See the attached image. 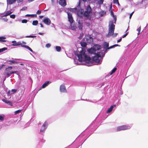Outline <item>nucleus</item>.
Returning a JSON list of instances; mask_svg holds the SVG:
<instances>
[{"mask_svg": "<svg viewBox=\"0 0 148 148\" xmlns=\"http://www.w3.org/2000/svg\"><path fill=\"white\" fill-rule=\"evenodd\" d=\"M80 2L79 1V4L77 7L73 9H71L70 11H77V14L79 17H82L84 16L87 18L90 19L91 18V15L92 13V9L90 5H88L87 6L85 12L84 10L82 9H79L80 7Z\"/></svg>", "mask_w": 148, "mask_h": 148, "instance_id": "obj_1", "label": "nucleus"}, {"mask_svg": "<svg viewBox=\"0 0 148 148\" xmlns=\"http://www.w3.org/2000/svg\"><path fill=\"white\" fill-rule=\"evenodd\" d=\"M85 51L82 48L80 51H76L75 52V55L78 58V60L80 62L85 61L89 63L91 60L90 57L85 53Z\"/></svg>", "mask_w": 148, "mask_h": 148, "instance_id": "obj_2", "label": "nucleus"}, {"mask_svg": "<svg viewBox=\"0 0 148 148\" xmlns=\"http://www.w3.org/2000/svg\"><path fill=\"white\" fill-rule=\"evenodd\" d=\"M113 23V20H112L109 21L108 25V33L106 36L107 37H109L111 36L114 37L116 36L118 34L116 33L114 34L115 26Z\"/></svg>", "mask_w": 148, "mask_h": 148, "instance_id": "obj_3", "label": "nucleus"}, {"mask_svg": "<svg viewBox=\"0 0 148 148\" xmlns=\"http://www.w3.org/2000/svg\"><path fill=\"white\" fill-rule=\"evenodd\" d=\"M95 56H93L92 58V60L95 62L97 63L98 64L101 63L102 60L100 56V55L95 53Z\"/></svg>", "mask_w": 148, "mask_h": 148, "instance_id": "obj_4", "label": "nucleus"}, {"mask_svg": "<svg viewBox=\"0 0 148 148\" xmlns=\"http://www.w3.org/2000/svg\"><path fill=\"white\" fill-rule=\"evenodd\" d=\"M132 126V125H123L118 127L117 128V131H120L122 130H128L130 129Z\"/></svg>", "mask_w": 148, "mask_h": 148, "instance_id": "obj_5", "label": "nucleus"}, {"mask_svg": "<svg viewBox=\"0 0 148 148\" xmlns=\"http://www.w3.org/2000/svg\"><path fill=\"white\" fill-rule=\"evenodd\" d=\"M48 125V123L47 121H45L42 126L40 130V132H43L47 128Z\"/></svg>", "mask_w": 148, "mask_h": 148, "instance_id": "obj_6", "label": "nucleus"}, {"mask_svg": "<svg viewBox=\"0 0 148 148\" xmlns=\"http://www.w3.org/2000/svg\"><path fill=\"white\" fill-rule=\"evenodd\" d=\"M11 42L13 44L12 45L13 46H17L19 45H21L22 47L23 46H24V45L22 44V43L20 42H17L16 41H13Z\"/></svg>", "mask_w": 148, "mask_h": 148, "instance_id": "obj_7", "label": "nucleus"}, {"mask_svg": "<svg viewBox=\"0 0 148 148\" xmlns=\"http://www.w3.org/2000/svg\"><path fill=\"white\" fill-rule=\"evenodd\" d=\"M67 14L69 21L71 24L73 21L72 14L70 12H67Z\"/></svg>", "mask_w": 148, "mask_h": 148, "instance_id": "obj_8", "label": "nucleus"}, {"mask_svg": "<svg viewBox=\"0 0 148 148\" xmlns=\"http://www.w3.org/2000/svg\"><path fill=\"white\" fill-rule=\"evenodd\" d=\"M43 21L46 24L49 25L51 24V21L49 18H45L43 20Z\"/></svg>", "mask_w": 148, "mask_h": 148, "instance_id": "obj_9", "label": "nucleus"}, {"mask_svg": "<svg viewBox=\"0 0 148 148\" xmlns=\"http://www.w3.org/2000/svg\"><path fill=\"white\" fill-rule=\"evenodd\" d=\"M111 8L112 7H111L109 10L110 12L111 15L113 17L114 19V23L115 24L116 20V16L114 15L113 12L112 11Z\"/></svg>", "mask_w": 148, "mask_h": 148, "instance_id": "obj_10", "label": "nucleus"}, {"mask_svg": "<svg viewBox=\"0 0 148 148\" xmlns=\"http://www.w3.org/2000/svg\"><path fill=\"white\" fill-rule=\"evenodd\" d=\"M2 101L4 102L6 104H8V105L10 106H13V104L12 102L8 100L5 99H2Z\"/></svg>", "mask_w": 148, "mask_h": 148, "instance_id": "obj_11", "label": "nucleus"}, {"mask_svg": "<svg viewBox=\"0 0 148 148\" xmlns=\"http://www.w3.org/2000/svg\"><path fill=\"white\" fill-rule=\"evenodd\" d=\"M60 90L61 92H66L65 87L63 85H61L60 87Z\"/></svg>", "mask_w": 148, "mask_h": 148, "instance_id": "obj_12", "label": "nucleus"}, {"mask_svg": "<svg viewBox=\"0 0 148 148\" xmlns=\"http://www.w3.org/2000/svg\"><path fill=\"white\" fill-rule=\"evenodd\" d=\"M51 83L50 81H47L44 83L40 88L39 90H41L42 88H44L47 86L49 84Z\"/></svg>", "mask_w": 148, "mask_h": 148, "instance_id": "obj_13", "label": "nucleus"}, {"mask_svg": "<svg viewBox=\"0 0 148 148\" xmlns=\"http://www.w3.org/2000/svg\"><path fill=\"white\" fill-rule=\"evenodd\" d=\"M86 42L88 43H90L92 41V39L90 36H86Z\"/></svg>", "mask_w": 148, "mask_h": 148, "instance_id": "obj_14", "label": "nucleus"}, {"mask_svg": "<svg viewBox=\"0 0 148 148\" xmlns=\"http://www.w3.org/2000/svg\"><path fill=\"white\" fill-rule=\"evenodd\" d=\"M59 3L62 6H64L66 5L65 0H60Z\"/></svg>", "mask_w": 148, "mask_h": 148, "instance_id": "obj_15", "label": "nucleus"}, {"mask_svg": "<svg viewBox=\"0 0 148 148\" xmlns=\"http://www.w3.org/2000/svg\"><path fill=\"white\" fill-rule=\"evenodd\" d=\"M115 105H113L111 106H110V108L108 109V110H107L106 112V113L107 114H108L109 113H110V112H111L113 110V108L114 107H115Z\"/></svg>", "mask_w": 148, "mask_h": 148, "instance_id": "obj_16", "label": "nucleus"}, {"mask_svg": "<svg viewBox=\"0 0 148 148\" xmlns=\"http://www.w3.org/2000/svg\"><path fill=\"white\" fill-rule=\"evenodd\" d=\"M10 71H9L8 69H6L4 73V75H7V77H8L10 76Z\"/></svg>", "mask_w": 148, "mask_h": 148, "instance_id": "obj_17", "label": "nucleus"}, {"mask_svg": "<svg viewBox=\"0 0 148 148\" xmlns=\"http://www.w3.org/2000/svg\"><path fill=\"white\" fill-rule=\"evenodd\" d=\"M88 51L89 53H94L95 52L96 50L93 48H90L88 49Z\"/></svg>", "mask_w": 148, "mask_h": 148, "instance_id": "obj_18", "label": "nucleus"}, {"mask_svg": "<svg viewBox=\"0 0 148 148\" xmlns=\"http://www.w3.org/2000/svg\"><path fill=\"white\" fill-rule=\"evenodd\" d=\"M97 54L100 55V56L101 58V59L102 60L104 56L105 55V53L104 52H98V53H97Z\"/></svg>", "mask_w": 148, "mask_h": 148, "instance_id": "obj_19", "label": "nucleus"}, {"mask_svg": "<svg viewBox=\"0 0 148 148\" xmlns=\"http://www.w3.org/2000/svg\"><path fill=\"white\" fill-rule=\"evenodd\" d=\"M78 27L79 29L82 30V29L83 25L82 23H80V21H78Z\"/></svg>", "mask_w": 148, "mask_h": 148, "instance_id": "obj_20", "label": "nucleus"}, {"mask_svg": "<svg viewBox=\"0 0 148 148\" xmlns=\"http://www.w3.org/2000/svg\"><path fill=\"white\" fill-rule=\"evenodd\" d=\"M22 47H24L28 49V50H30L31 52H32V53H34V52L32 50V49L29 46L24 45V46H22Z\"/></svg>", "mask_w": 148, "mask_h": 148, "instance_id": "obj_21", "label": "nucleus"}, {"mask_svg": "<svg viewBox=\"0 0 148 148\" xmlns=\"http://www.w3.org/2000/svg\"><path fill=\"white\" fill-rule=\"evenodd\" d=\"M6 38L5 36L0 37V42H6V41L5 40Z\"/></svg>", "mask_w": 148, "mask_h": 148, "instance_id": "obj_22", "label": "nucleus"}, {"mask_svg": "<svg viewBox=\"0 0 148 148\" xmlns=\"http://www.w3.org/2000/svg\"><path fill=\"white\" fill-rule=\"evenodd\" d=\"M12 12L10 11H8L6 12L5 14L3 16H6L10 15Z\"/></svg>", "mask_w": 148, "mask_h": 148, "instance_id": "obj_23", "label": "nucleus"}, {"mask_svg": "<svg viewBox=\"0 0 148 148\" xmlns=\"http://www.w3.org/2000/svg\"><path fill=\"white\" fill-rule=\"evenodd\" d=\"M104 48L106 49V50H107V48H109L108 46L109 44L107 42H105L104 44Z\"/></svg>", "mask_w": 148, "mask_h": 148, "instance_id": "obj_24", "label": "nucleus"}, {"mask_svg": "<svg viewBox=\"0 0 148 148\" xmlns=\"http://www.w3.org/2000/svg\"><path fill=\"white\" fill-rule=\"evenodd\" d=\"M16 0H7V3L9 4H11L16 1Z\"/></svg>", "mask_w": 148, "mask_h": 148, "instance_id": "obj_25", "label": "nucleus"}, {"mask_svg": "<svg viewBox=\"0 0 148 148\" xmlns=\"http://www.w3.org/2000/svg\"><path fill=\"white\" fill-rule=\"evenodd\" d=\"M106 13V12L104 11H101L99 12V14L100 16H102L104 15Z\"/></svg>", "mask_w": 148, "mask_h": 148, "instance_id": "obj_26", "label": "nucleus"}, {"mask_svg": "<svg viewBox=\"0 0 148 148\" xmlns=\"http://www.w3.org/2000/svg\"><path fill=\"white\" fill-rule=\"evenodd\" d=\"M38 23V21L37 20L34 21L32 22V25H34L36 26Z\"/></svg>", "mask_w": 148, "mask_h": 148, "instance_id": "obj_27", "label": "nucleus"}, {"mask_svg": "<svg viewBox=\"0 0 148 148\" xmlns=\"http://www.w3.org/2000/svg\"><path fill=\"white\" fill-rule=\"evenodd\" d=\"M56 49L57 51L60 52L61 50V48L60 46H57L56 47Z\"/></svg>", "mask_w": 148, "mask_h": 148, "instance_id": "obj_28", "label": "nucleus"}, {"mask_svg": "<svg viewBox=\"0 0 148 148\" xmlns=\"http://www.w3.org/2000/svg\"><path fill=\"white\" fill-rule=\"evenodd\" d=\"M81 45L83 47H85L86 45V43L84 42H82L81 43Z\"/></svg>", "mask_w": 148, "mask_h": 148, "instance_id": "obj_29", "label": "nucleus"}, {"mask_svg": "<svg viewBox=\"0 0 148 148\" xmlns=\"http://www.w3.org/2000/svg\"><path fill=\"white\" fill-rule=\"evenodd\" d=\"M116 68H114L111 71V72L110 73V75H112L113 73L115 72V71L116 70Z\"/></svg>", "mask_w": 148, "mask_h": 148, "instance_id": "obj_30", "label": "nucleus"}, {"mask_svg": "<svg viewBox=\"0 0 148 148\" xmlns=\"http://www.w3.org/2000/svg\"><path fill=\"white\" fill-rule=\"evenodd\" d=\"M7 49L6 47H4L0 49V53L3 52V51L6 50Z\"/></svg>", "mask_w": 148, "mask_h": 148, "instance_id": "obj_31", "label": "nucleus"}, {"mask_svg": "<svg viewBox=\"0 0 148 148\" xmlns=\"http://www.w3.org/2000/svg\"><path fill=\"white\" fill-rule=\"evenodd\" d=\"M7 62H12V64H14V63H17L18 62L16 61L15 60H7Z\"/></svg>", "mask_w": 148, "mask_h": 148, "instance_id": "obj_32", "label": "nucleus"}, {"mask_svg": "<svg viewBox=\"0 0 148 148\" xmlns=\"http://www.w3.org/2000/svg\"><path fill=\"white\" fill-rule=\"evenodd\" d=\"M116 46H120L118 45L117 44L114 45H113L112 46H110L109 48H107V49H111V48H114V47H115Z\"/></svg>", "mask_w": 148, "mask_h": 148, "instance_id": "obj_33", "label": "nucleus"}, {"mask_svg": "<svg viewBox=\"0 0 148 148\" xmlns=\"http://www.w3.org/2000/svg\"><path fill=\"white\" fill-rule=\"evenodd\" d=\"M22 110H19L17 111H16L14 112V114L15 115H16L17 114L19 113L20 112L22 111Z\"/></svg>", "mask_w": 148, "mask_h": 148, "instance_id": "obj_34", "label": "nucleus"}, {"mask_svg": "<svg viewBox=\"0 0 148 148\" xmlns=\"http://www.w3.org/2000/svg\"><path fill=\"white\" fill-rule=\"evenodd\" d=\"M78 60L77 59H74V63L76 64H78Z\"/></svg>", "mask_w": 148, "mask_h": 148, "instance_id": "obj_35", "label": "nucleus"}, {"mask_svg": "<svg viewBox=\"0 0 148 148\" xmlns=\"http://www.w3.org/2000/svg\"><path fill=\"white\" fill-rule=\"evenodd\" d=\"M95 47H97V50H99L101 48V46L98 45H96L95 46Z\"/></svg>", "mask_w": 148, "mask_h": 148, "instance_id": "obj_36", "label": "nucleus"}, {"mask_svg": "<svg viewBox=\"0 0 148 148\" xmlns=\"http://www.w3.org/2000/svg\"><path fill=\"white\" fill-rule=\"evenodd\" d=\"M36 16V14H27L25 15L26 16H32V17H33V16Z\"/></svg>", "mask_w": 148, "mask_h": 148, "instance_id": "obj_37", "label": "nucleus"}, {"mask_svg": "<svg viewBox=\"0 0 148 148\" xmlns=\"http://www.w3.org/2000/svg\"><path fill=\"white\" fill-rule=\"evenodd\" d=\"M16 89H12L11 90V93L12 94L15 93L16 91Z\"/></svg>", "mask_w": 148, "mask_h": 148, "instance_id": "obj_38", "label": "nucleus"}, {"mask_svg": "<svg viewBox=\"0 0 148 148\" xmlns=\"http://www.w3.org/2000/svg\"><path fill=\"white\" fill-rule=\"evenodd\" d=\"M113 1L114 3H117L118 5H119L118 0H113Z\"/></svg>", "mask_w": 148, "mask_h": 148, "instance_id": "obj_39", "label": "nucleus"}, {"mask_svg": "<svg viewBox=\"0 0 148 148\" xmlns=\"http://www.w3.org/2000/svg\"><path fill=\"white\" fill-rule=\"evenodd\" d=\"M36 36H32V35H30L28 36H25V37L26 38H34L36 37Z\"/></svg>", "mask_w": 148, "mask_h": 148, "instance_id": "obj_40", "label": "nucleus"}, {"mask_svg": "<svg viewBox=\"0 0 148 148\" xmlns=\"http://www.w3.org/2000/svg\"><path fill=\"white\" fill-rule=\"evenodd\" d=\"M84 35V34L83 33H81L80 34V36L78 38L79 39H82Z\"/></svg>", "mask_w": 148, "mask_h": 148, "instance_id": "obj_41", "label": "nucleus"}, {"mask_svg": "<svg viewBox=\"0 0 148 148\" xmlns=\"http://www.w3.org/2000/svg\"><path fill=\"white\" fill-rule=\"evenodd\" d=\"M98 3L100 4H101L103 3V0H98Z\"/></svg>", "mask_w": 148, "mask_h": 148, "instance_id": "obj_42", "label": "nucleus"}, {"mask_svg": "<svg viewBox=\"0 0 148 148\" xmlns=\"http://www.w3.org/2000/svg\"><path fill=\"white\" fill-rule=\"evenodd\" d=\"M4 117L3 116L0 115V121H2L3 120Z\"/></svg>", "mask_w": 148, "mask_h": 148, "instance_id": "obj_43", "label": "nucleus"}, {"mask_svg": "<svg viewBox=\"0 0 148 148\" xmlns=\"http://www.w3.org/2000/svg\"><path fill=\"white\" fill-rule=\"evenodd\" d=\"M27 22V21L26 19H23L22 21V23H26Z\"/></svg>", "mask_w": 148, "mask_h": 148, "instance_id": "obj_44", "label": "nucleus"}, {"mask_svg": "<svg viewBox=\"0 0 148 148\" xmlns=\"http://www.w3.org/2000/svg\"><path fill=\"white\" fill-rule=\"evenodd\" d=\"M140 30H141V27H139V28H138L137 29V31L138 32V35L139 34V33L140 32Z\"/></svg>", "mask_w": 148, "mask_h": 148, "instance_id": "obj_45", "label": "nucleus"}, {"mask_svg": "<svg viewBox=\"0 0 148 148\" xmlns=\"http://www.w3.org/2000/svg\"><path fill=\"white\" fill-rule=\"evenodd\" d=\"M10 17L12 18H14L15 17V15L14 14H12L10 15Z\"/></svg>", "mask_w": 148, "mask_h": 148, "instance_id": "obj_46", "label": "nucleus"}, {"mask_svg": "<svg viewBox=\"0 0 148 148\" xmlns=\"http://www.w3.org/2000/svg\"><path fill=\"white\" fill-rule=\"evenodd\" d=\"M7 94L8 95V96L11 95L12 94L11 93V91H10V90H9L8 91V92L7 93Z\"/></svg>", "mask_w": 148, "mask_h": 148, "instance_id": "obj_47", "label": "nucleus"}, {"mask_svg": "<svg viewBox=\"0 0 148 148\" xmlns=\"http://www.w3.org/2000/svg\"><path fill=\"white\" fill-rule=\"evenodd\" d=\"M51 45L49 43H47L46 45V47L47 48H49L51 46Z\"/></svg>", "mask_w": 148, "mask_h": 148, "instance_id": "obj_48", "label": "nucleus"}, {"mask_svg": "<svg viewBox=\"0 0 148 148\" xmlns=\"http://www.w3.org/2000/svg\"><path fill=\"white\" fill-rule=\"evenodd\" d=\"M27 9V7H24L23 8H22L21 9V10H22V11H23V10H26Z\"/></svg>", "mask_w": 148, "mask_h": 148, "instance_id": "obj_49", "label": "nucleus"}, {"mask_svg": "<svg viewBox=\"0 0 148 148\" xmlns=\"http://www.w3.org/2000/svg\"><path fill=\"white\" fill-rule=\"evenodd\" d=\"M41 13V11L40 10H38L37 12V14H40Z\"/></svg>", "mask_w": 148, "mask_h": 148, "instance_id": "obj_50", "label": "nucleus"}, {"mask_svg": "<svg viewBox=\"0 0 148 148\" xmlns=\"http://www.w3.org/2000/svg\"><path fill=\"white\" fill-rule=\"evenodd\" d=\"M134 13V12H132L130 14V17H129V18H130V19H131V17L132 15V14H133Z\"/></svg>", "mask_w": 148, "mask_h": 148, "instance_id": "obj_51", "label": "nucleus"}, {"mask_svg": "<svg viewBox=\"0 0 148 148\" xmlns=\"http://www.w3.org/2000/svg\"><path fill=\"white\" fill-rule=\"evenodd\" d=\"M127 33L125 34L124 35H123V36L122 37L123 38H125V37L127 35Z\"/></svg>", "mask_w": 148, "mask_h": 148, "instance_id": "obj_52", "label": "nucleus"}, {"mask_svg": "<svg viewBox=\"0 0 148 148\" xmlns=\"http://www.w3.org/2000/svg\"><path fill=\"white\" fill-rule=\"evenodd\" d=\"M122 38H121L120 39H119L117 40V42H120Z\"/></svg>", "mask_w": 148, "mask_h": 148, "instance_id": "obj_53", "label": "nucleus"}, {"mask_svg": "<svg viewBox=\"0 0 148 148\" xmlns=\"http://www.w3.org/2000/svg\"><path fill=\"white\" fill-rule=\"evenodd\" d=\"M38 34L39 35H43L44 34L43 33L39 32L38 33Z\"/></svg>", "mask_w": 148, "mask_h": 148, "instance_id": "obj_54", "label": "nucleus"}, {"mask_svg": "<svg viewBox=\"0 0 148 148\" xmlns=\"http://www.w3.org/2000/svg\"><path fill=\"white\" fill-rule=\"evenodd\" d=\"M10 69L11 70V69H12V67L11 66H9L8 68V69Z\"/></svg>", "mask_w": 148, "mask_h": 148, "instance_id": "obj_55", "label": "nucleus"}, {"mask_svg": "<svg viewBox=\"0 0 148 148\" xmlns=\"http://www.w3.org/2000/svg\"><path fill=\"white\" fill-rule=\"evenodd\" d=\"M40 27H43V25H42V23H40Z\"/></svg>", "mask_w": 148, "mask_h": 148, "instance_id": "obj_56", "label": "nucleus"}, {"mask_svg": "<svg viewBox=\"0 0 148 148\" xmlns=\"http://www.w3.org/2000/svg\"><path fill=\"white\" fill-rule=\"evenodd\" d=\"M29 125V123H27L26 125V127H27V126H28Z\"/></svg>", "mask_w": 148, "mask_h": 148, "instance_id": "obj_57", "label": "nucleus"}, {"mask_svg": "<svg viewBox=\"0 0 148 148\" xmlns=\"http://www.w3.org/2000/svg\"><path fill=\"white\" fill-rule=\"evenodd\" d=\"M13 72V71H10V75L11 74H12L14 73V72Z\"/></svg>", "mask_w": 148, "mask_h": 148, "instance_id": "obj_58", "label": "nucleus"}, {"mask_svg": "<svg viewBox=\"0 0 148 148\" xmlns=\"http://www.w3.org/2000/svg\"><path fill=\"white\" fill-rule=\"evenodd\" d=\"M34 0H28V1L29 2H32V1H34Z\"/></svg>", "mask_w": 148, "mask_h": 148, "instance_id": "obj_59", "label": "nucleus"}, {"mask_svg": "<svg viewBox=\"0 0 148 148\" xmlns=\"http://www.w3.org/2000/svg\"><path fill=\"white\" fill-rule=\"evenodd\" d=\"M8 19L7 18H6L5 19L4 21H8Z\"/></svg>", "mask_w": 148, "mask_h": 148, "instance_id": "obj_60", "label": "nucleus"}, {"mask_svg": "<svg viewBox=\"0 0 148 148\" xmlns=\"http://www.w3.org/2000/svg\"><path fill=\"white\" fill-rule=\"evenodd\" d=\"M22 43H23L25 44H26V43L25 42H24V41H23V42H22Z\"/></svg>", "mask_w": 148, "mask_h": 148, "instance_id": "obj_61", "label": "nucleus"}, {"mask_svg": "<svg viewBox=\"0 0 148 148\" xmlns=\"http://www.w3.org/2000/svg\"><path fill=\"white\" fill-rule=\"evenodd\" d=\"M20 64L21 65H23V64H22V63H21Z\"/></svg>", "mask_w": 148, "mask_h": 148, "instance_id": "obj_62", "label": "nucleus"}, {"mask_svg": "<svg viewBox=\"0 0 148 148\" xmlns=\"http://www.w3.org/2000/svg\"><path fill=\"white\" fill-rule=\"evenodd\" d=\"M13 72H14V73H16L17 72V71H13Z\"/></svg>", "mask_w": 148, "mask_h": 148, "instance_id": "obj_63", "label": "nucleus"}, {"mask_svg": "<svg viewBox=\"0 0 148 148\" xmlns=\"http://www.w3.org/2000/svg\"><path fill=\"white\" fill-rule=\"evenodd\" d=\"M9 64H12V62H11V63H9Z\"/></svg>", "mask_w": 148, "mask_h": 148, "instance_id": "obj_64", "label": "nucleus"}]
</instances>
